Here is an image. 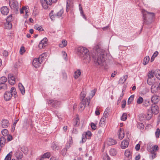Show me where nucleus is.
Returning a JSON list of instances; mask_svg holds the SVG:
<instances>
[{
  "instance_id": "56",
  "label": "nucleus",
  "mask_w": 160,
  "mask_h": 160,
  "mask_svg": "<svg viewBox=\"0 0 160 160\" xmlns=\"http://www.w3.org/2000/svg\"><path fill=\"white\" fill-rule=\"evenodd\" d=\"M155 135L157 138H159L160 135V129L159 128H158L156 129L155 132Z\"/></svg>"
},
{
  "instance_id": "22",
  "label": "nucleus",
  "mask_w": 160,
  "mask_h": 160,
  "mask_svg": "<svg viewBox=\"0 0 160 160\" xmlns=\"http://www.w3.org/2000/svg\"><path fill=\"white\" fill-rule=\"evenodd\" d=\"M50 153L49 152H47L42 155L40 158V160H43V159L49 158L50 157Z\"/></svg>"
},
{
  "instance_id": "21",
  "label": "nucleus",
  "mask_w": 160,
  "mask_h": 160,
  "mask_svg": "<svg viewBox=\"0 0 160 160\" xmlns=\"http://www.w3.org/2000/svg\"><path fill=\"white\" fill-rule=\"evenodd\" d=\"M72 143V138L70 137L69 138V142L66 143L64 148L66 150L68 149L71 147L70 145Z\"/></svg>"
},
{
  "instance_id": "15",
  "label": "nucleus",
  "mask_w": 160,
  "mask_h": 160,
  "mask_svg": "<svg viewBox=\"0 0 160 160\" xmlns=\"http://www.w3.org/2000/svg\"><path fill=\"white\" fill-rule=\"evenodd\" d=\"M9 78V82L11 85H13L15 83V78L11 74H9L8 76Z\"/></svg>"
},
{
  "instance_id": "4",
  "label": "nucleus",
  "mask_w": 160,
  "mask_h": 160,
  "mask_svg": "<svg viewBox=\"0 0 160 160\" xmlns=\"http://www.w3.org/2000/svg\"><path fill=\"white\" fill-rule=\"evenodd\" d=\"M16 88L14 87H12L10 92H6L4 94V98L6 101L10 100L13 95L16 98L17 95Z\"/></svg>"
},
{
  "instance_id": "33",
  "label": "nucleus",
  "mask_w": 160,
  "mask_h": 160,
  "mask_svg": "<svg viewBox=\"0 0 160 160\" xmlns=\"http://www.w3.org/2000/svg\"><path fill=\"white\" fill-rule=\"evenodd\" d=\"M110 154L112 156L116 155L117 153V151L114 148H111L109 151Z\"/></svg>"
},
{
  "instance_id": "51",
  "label": "nucleus",
  "mask_w": 160,
  "mask_h": 160,
  "mask_svg": "<svg viewBox=\"0 0 160 160\" xmlns=\"http://www.w3.org/2000/svg\"><path fill=\"white\" fill-rule=\"evenodd\" d=\"M134 95H132L130 96L128 100V103L129 104L131 103V102L133 100L134 98Z\"/></svg>"
},
{
  "instance_id": "46",
  "label": "nucleus",
  "mask_w": 160,
  "mask_h": 160,
  "mask_svg": "<svg viewBox=\"0 0 160 160\" xmlns=\"http://www.w3.org/2000/svg\"><path fill=\"white\" fill-rule=\"evenodd\" d=\"M127 118V114L126 113H123L121 117V119L122 121H125Z\"/></svg>"
},
{
  "instance_id": "6",
  "label": "nucleus",
  "mask_w": 160,
  "mask_h": 160,
  "mask_svg": "<svg viewBox=\"0 0 160 160\" xmlns=\"http://www.w3.org/2000/svg\"><path fill=\"white\" fill-rule=\"evenodd\" d=\"M9 4L11 8L14 10H18L19 4L18 2L15 0H10Z\"/></svg>"
},
{
  "instance_id": "26",
  "label": "nucleus",
  "mask_w": 160,
  "mask_h": 160,
  "mask_svg": "<svg viewBox=\"0 0 160 160\" xmlns=\"http://www.w3.org/2000/svg\"><path fill=\"white\" fill-rule=\"evenodd\" d=\"M107 143L109 146L113 145L116 143V141L112 139H109L107 141Z\"/></svg>"
},
{
  "instance_id": "13",
  "label": "nucleus",
  "mask_w": 160,
  "mask_h": 160,
  "mask_svg": "<svg viewBox=\"0 0 160 160\" xmlns=\"http://www.w3.org/2000/svg\"><path fill=\"white\" fill-rule=\"evenodd\" d=\"M1 12L3 15H6L9 13V9L7 7L4 6L1 8Z\"/></svg>"
},
{
  "instance_id": "34",
  "label": "nucleus",
  "mask_w": 160,
  "mask_h": 160,
  "mask_svg": "<svg viewBox=\"0 0 160 160\" xmlns=\"http://www.w3.org/2000/svg\"><path fill=\"white\" fill-rule=\"evenodd\" d=\"M149 60L150 58L149 56H146L143 59V64L145 65L147 64L148 63Z\"/></svg>"
},
{
  "instance_id": "40",
  "label": "nucleus",
  "mask_w": 160,
  "mask_h": 160,
  "mask_svg": "<svg viewBox=\"0 0 160 160\" xmlns=\"http://www.w3.org/2000/svg\"><path fill=\"white\" fill-rule=\"evenodd\" d=\"M14 18L12 14H11L7 17L6 20V21L11 22L14 20Z\"/></svg>"
},
{
  "instance_id": "20",
  "label": "nucleus",
  "mask_w": 160,
  "mask_h": 160,
  "mask_svg": "<svg viewBox=\"0 0 160 160\" xmlns=\"http://www.w3.org/2000/svg\"><path fill=\"white\" fill-rule=\"evenodd\" d=\"M6 138L4 137H1L0 138V146L2 147L4 146L6 143Z\"/></svg>"
},
{
  "instance_id": "45",
  "label": "nucleus",
  "mask_w": 160,
  "mask_h": 160,
  "mask_svg": "<svg viewBox=\"0 0 160 160\" xmlns=\"http://www.w3.org/2000/svg\"><path fill=\"white\" fill-rule=\"evenodd\" d=\"M7 81V78L5 77H2L0 78V83L5 84Z\"/></svg>"
},
{
  "instance_id": "54",
  "label": "nucleus",
  "mask_w": 160,
  "mask_h": 160,
  "mask_svg": "<svg viewBox=\"0 0 160 160\" xmlns=\"http://www.w3.org/2000/svg\"><path fill=\"white\" fill-rule=\"evenodd\" d=\"M52 149L55 150L58 149V147L57 144L55 142H53L51 146Z\"/></svg>"
},
{
  "instance_id": "57",
  "label": "nucleus",
  "mask_w": 160,
  "mask_h": 160,
  "mask_svg": "<svg viewBox=\"0 0 160 160\" xmlns=\"http://www.w3.org/2000/svg\"><path fill=\"white\" fill-rule=\"evenodd\" d=\"M151 155H150V157L152 159H153L156 157L157 153L156 152L151 151Z\"/></svg>"
},
{
  "instance_id": "62",
  "label": "nucleus",
  "mask_w": 160,
  "mask_h": 160,
  "mask_svg": "<svg viewBox=\"0 0 160 160\" xmlns=\"http://www.w3.org/2000/svg\"><path fill=\"white\" fill-rule=\"evenodd\" d=\"M6 137H7V140L8 142H9L11 141L12 139V136L11 135H8V136H7Z\"/></svg>"
},
{
  "instance_id": "2",
  "label": "nucleus",
  "mask_w": 160,
  "mask_h": 160,
  "mask_svg": "<svg viewBox=\"0 0 160 160\" xmlns=\"http://www.w3.org/2000/svg\"><path fill=\"white\" fill-rule=\"evenodd\" d=\"M143 20V24H149L152 21L153 18L155 16L154 13L149 12L144 9L142 10Z\"/></svg>"
},
{
  "instance_id": "3",
  "label": "nucleus",
  "mask_w": 160,
  "mask_h": 160,
  "mask_svg": "<svg viewBox=\"0 0 160 160\" xmlns=\"http://www.w3.org/2000/svg\"><path fill=\"white\" fill-rule=\"evenodd\" d=\"M105 56L106 55L103 52L100 51L98 52L97 55L95 57L93 56L92 58L94 59L95 62H97L98 65L102 66L105 62Z\"/></svg>"
},
{
  "instance_id": "11",
  "label": "nucleus",
  "mask_w": 160,
  "mask_h": 160,
  "mask_svg": "<svg viewBox=\"0 0 160 160\" xmlns=\"http://www.w3.org/2000/svg\"><path fill=\"white\" fill-rule=\"evenodd\" d=\"M1 125L2 128H6L9 125V123L8 120L4 119L1 121Z\"/></svg>"
},
{
  "instance_id": "44",
  "label": "nucleus",
  "mask_w": 160,
  "mask_h": 160,
  "mask_svg": "<svg viewBox=\"0 0 160 160\" xmlns=\"http://www.w3.org/2000/svg\"><path fill=\"white\" fill-rule=\"evenodd\" d=\"M7 89V85L4 83H0V90L4 89L6 90Z\"/></svg>"
},
{
  "instance_id": "5",
  "label": "nucleus",
  "mask_w": 160,
  "mask_h": 160,
  "mask_svg": "<svg viewBox=\"0 0 160 160\" xmlns=\"http://www.w3.org/2000/svg\"><path fill=\"white\" fill-rule=\"evenodd\" d=\"M42 7L45 9L48 8V5H51L52 2H55L57 0H40Z\"/></svg>"
},
{
  "instance_id": "59",
  "label": "nucleus",
  "mask_w": 160,
  "mask_h": 160,
  "mask_svg": "<svg viewBox=\"0 0 160 160\" xmlns=\"http://www.w3.org/2000/svg\"><path fill=\"white\" fill-rule=\"evenodd\" d=\"M151 78H148L147 81V83L148 85H152L153 83V82Z\"/></svg>"
},
{
  "instance_id": "63",
  "label": "nucleus",
  "mask_w": 160,
  "mask_h": 160,
  "mask_svg": "<svg viewBox=\"0 0 160 160\" xmlns=\"http://www.w3.org/2000/svg\"><path fill=\"white\" fill-rule=\"evenodd\" d=\"M91 126L93 130H95L97 128L96 125L93 122H92L91 123Z\"/></svg>"
},
{
  "instance_id": "10",
  "label": "nucleus",
  "mask_w": 160,
  "mask_h": 160,
  "mask_svg": "<svg viewBox=\"0 0 160 160\" xmlns=\"http://www.w3.org/2000/svg\"><path fill=\"white\" fill-rule=\"evenodd\" d=\"M47 39L45 38L39 42L38 45V47L40 49H42L44 48L47 44Z\"/></svg>"
},
{
  "instance_id": "29",
  "label": "nucleus",
  "mask_w": 160,
  "mask_h": 160,
  "mask_svg": "<svg viewBox=\"0 0 160 160\" xmlns=\"http://www.w3.org/2000/svg\"><path fill=\"white\" fill-rule=\"evenodd\" d=\"M67 44V41L65 40H63L62 41L61 43L59 44V46L60 47L63 48L66 46Z\"/></svg>"
},
{
  "instance_id": "38",
  "label": "nucleus",
  "mask_w": 160,
  "mask_h": 160,
  "mask_svg": "<svg viewBox=\"0 0 160 160\" xmlns=\"http://www.w3.org/2000/svg\"><path fill=\"white\" fill-rule=\"evenodd\" d=\"M152 113L150 111H148L146 115V118L147 120H150L152 117Z\"/></svg>"
},
{
  "instance_id": "47",
  "label": "nucleus",
  "mask_w": 160,
  "mask_h": 160,
  "mask_svg": "<svg viewBox=\"0 0 160 160\" xmlns=\"http://www.w3.org/2000/svg\"><path fill=\"white\" fill-rule=\"evenodd\" d=\"M53 11H52L51 12L49 13V16L50 17L52 21L55 20V17H57L56 14L53 15Z\"/></svg>"
},
{
  "instance_id": "43",
  "label": "nucleus",
  "mask_w": 160,
  "mask_h": 160,
  "mask_svg": "<svg viewBox=\"0 0 160 160\" xmlns=\"http://www.w3.org/2000/svg\"><path fill=\"white\" fill-rule=\"evenodd\" d=\"M137 127L139 129L142 130L144 128V126L142 123L138 122L137 123Z\"/></svg>"
},
{
  "instance_id": "50",
  "label": "nucleus",
  "mask_w": 160,
  "mask_h": 160,
  "mask_svg": "<svg viewBox=\"0 0 160 160\" xmlns=\"http://www.w3.org/2000/svg\"><path fill=\"white\" fill-rule=\"evenodd\" d=\"M154 75V71H151L149 72L148 75V77L149 78H152Z\"/></svg>"
},
{
  "instance_id": "18",
  "label": "nucleus",
  "mask_w": 160,
  "mask_h": 160,
  "mask_svg": "<svg viewBox=\"0 0 160 160\" xmlns=\"http://www.w3.org/2000/svg\"><path fill=\"white\" fill-rule=\"evenodd\" d=\"M71 0H66V8L67 12H68L70 8L72 6V3L71 2Z\"/></svg>"
},
{
  "instance_id": "49",
  "label": "nucleus",
  "mask_w": 160,
  "mask_h": 160,
  "mask_svg": "<svg viewBox=\"0 0 160 160\" xmlns=\"http://www.w3.org/2000/svg\"><path fill=\"white\" fill-rule=\"evenodd\" d=\"M109 109L107 108H106L104 112L103 117L107 118L108 117V115H109Z\"/></svg>"
},
{
  "instance_id": "37",
  "label": "nucleus",
  "mask_w": 160,
  "mask_h": 160,
  "mask_svg": "<svg viewBox=\"0 0 160 160\" xmlns=\"http://www.w3.org/2000/svg\"><path fill=\"white\" fill-rule=\"evenodd\" d=\"M125 155L128 158H131V155L130 150H126L125 152Z\"/></svg>"
},
{
  "instance_id": "32",
  "label": "nucleus",
  "mask_w": 160,
  "mask_h": 160,
  "mask_svg": "<svg viewBox=\"0 0 160 160\" xmlns=\"http://www.w3.org/2000/svg\"><path fill=\"white\" fill-rule=\"evenodd\" d=\"M154 75L158 79L160 80V70L157 69L155 70Z\"/></svg>"
},
{
  "instance_id": "42",
  "label": "nucleus",
  "mask_w": 160,
  "mask_h": 160,
  "mask_svg": "<svg viewBox=\"0 0 160 160\" xmlns=\"http://www.w3.org/2000/svg\"><path fill=\"white\" fill-rule=\"evenodd\" d=\"M86 95V93L85 91L84 90H83L81 92L80 94V97L81 99H82V100H84V99L85 98Z\"/></svg>"
},
{
  "instance_id": "16",
  "label": "nucleus",
  "mask_w": 160,
  "mask_h": 160,
  "mask_svg": "<svg viewBox=\"0 0 160 160\" xmlns=\"http://www.w3.org/2000/svg\"><path fill=\"white\" fill-rule=\"evenodd\" d=\"M129 143L127 140H123L121 143V147L122 148L124 149L128 147Z\"/></svg>"
},
{
  "instance_id": "19",
  "label": "nucleus",
  "mask_w": 160,
  "mask_h": 160,
  "mask_svg": "<svg viewBox=\"0 0 160 160\" xmlns=\"http://www.w3.org/2000/svg\"><path fill=\"white\" fill-rule=\"evenodd\" d=\"M15 155L17 159L22 160V158L23 157V154L20 152L19 151H17L15 153Z\"/></svg>"
},
{
  "instance_id": "64",
  "label": "nucleus",
  "mask_w": 160,
  "mask_h": 160,
  "mask_svg": "<svg viewBox=\"0 0 160 160\" xmlns=\"http://www.w3.org/2000/svg\"><path fill=\"white\" fill-rule=\"evenodd\" d=\"M86 136H87H87H88V137H90L92 135V133L90 131H88L87 132H86L84 134Z\"/></svg>"
},
{
  "instance_id": "58",
  "label": "nucleus",
  "mask_w": 160,
  "mask_h": 160,
  "mask_svg": "<svg viewBox=\"0 0 160 160\" xmlns=\"http://www.w3.org/2000/svg\"><path fill=\"white\" fill-rule=\"evenodd\" d=\"M25 51V48L24 47H21L20 50V53L21 54H22Z\"/></svg>"
},
{
  "instance_id": "35",
  "label": "nucleus",
  "mask_w": 160,
  "mask_h": 160,
  "mask_svg": "<svg viewBox=\"0 0 160 160\" xmlns=\"http://www.w3.org/2000/svg\"><path fill=\"white\" fill-rule=\"evenodd\" d=\"M106 118L102 117L100 120V122L99 123V125L100 126L102 127L103 125L105 124V121L106 119Z\"/></svg>"
},
{
  "instance_id": "17",
  "label": "nucleus",
  "mask_w": 160,
  "mask_h": 160,
  "mask_svg": "<svg viewBox=\"0 0 160 160\" xmlns=\"http://www.w3.org/2000/svg\"><path fill=\"white\" fill-rule=\"evenodd\" d=\"M118 138L120 140L122 139L124 136V133L123 130L120 128L118 132Z\"/></svg>"
},
{
  "instance_id": "14",
  "label": "nucleus",
  "mask_w": 160,
  "mask_h": 160,
  "mask_svg": "<svg viewBox=\"0 0 160 160\" xmlns=\"http://www.w3.org/2000/svg\"><path fill=\"white\" fill-rule=\"evenodd\" d=\"M41 63V62L38 58H34L33 60L32 63L33 65L36 68L38 67Z\"/></svg>"
},
{
  "instance_id": "60",
  "label": "nucleus",
  "mask_w": 160,
  "mask_h": 160,
  "mask_svg": "<svg viewBox=\"0 0 160 160\" xmlns=\"http://www.w3.org/2000/svg\"><path fill=\"white\" fill-rule=\"evenodd\" d=\"M67 150L65 148L63 149L61 152V153L62 155L64 156L66 155Z\"/></svg>"
},
{
  "instance_id": "12",
  "label": "nucleus",
  "mask_w": 160,
  "mask_h": 160,
  "mask_svg": "<svg viewBox=\"0 0 160 160\" xmlns=\"http://www.w3.org/2000/svg\"><path fill=\"white\" fill-rule=\"evenodd\" d=\"M151 102L154 104H155L158 103L160 99L159 97L157 95L154 94L151 97Z\"/></svg>"
},
{
  "instance_id": "55",
  "label": "nucleus",
  "mask_w": 160,
  "mask_h": 160,
  "mask_svg": "<svg viewBox=\"0 0 160 160\" xmlns=\"http://www.w3.org/2000/svg\"><path fill=\"white\" fill-rule=\"evenodd\" d=\"M158 145H154L152 147V150H151L152 152H155L156 151H158Z\"/></svg>"
},
{
  "instance_id": "24",
  "label": "nucleus",
  "mask_w": 160,
  "mask_h": 160,
  "mask_svg": "<svg viewBox=\"0 0 160 160\" xmlns=\"http://www.w3.org/2000/svg\"><path fill=\"white\" fill-rule=\"evenodd\" d=\"M18 86L21 93L22 94H24L25 93V90L24 86L21 83H19Z\"/></svg>"
},
{
  "instance_id": "52",
  "label": "nucleus",
  "mask_w": 160,
  "mask_h": 160,
  "mask_svg": "<svg viewBox=\"0 0 160 160\" xmlns=\"http://www.w3.org/2000/svg\"><path fill=\"white\" fill-rule=\"evenodd\" d=\"M143 101V98L141 97H140L137 99V103L138 104H141Z\"/></svg>"
},
{
  "instance_id": "30",
  "label": "nucleus",
  "mask_w": 160,
  "mask_h": 160,
  "mask_svg": "<svg viewBox=\"0 0 160 160\" xmlns=\"http://www.w3.org/2000/svg\"><path fill=\"white\" fill-rule=\"evenodd\" d=\"M5 28L8 29H9L12 28V24L10 22L6 21V22L5 24Z\"/></svg>"
},
{
  "instance_id": "9",
  "label": "nucleus",
  "mask_w": 160,
  "mask_h": 160,
  "mask_svg": "<svg viewBox=\"0 0 160 160\" xmlns=\"http://www.w3.org/2000/svg\"><path fill=\"white\" fill-rule=\"evenodd\" d=\"M152 112L154 114H157L159 112V108L155 104H152L151 107Z\"/></svg>"
},
{
  "instance_id": "48",
  "label": "nucleus",
  "mask_w": 160,
  "mask_h": 160,
  "mask_svg": "<svg viewBox=\"0 0 160 160\" xmlns=\"http://www.w3.org/2000/svg\"><path fill=\"white\" fill-rule=\"evenodd\" d=\"M150 104V102L148 100H145L143 102V105L145 107H148Z\"/></svg>"
},
{
  "instance_id": "1",
  "label": "nucleus",
  "mask_w": 160,
  "mask_h": 160,
  "mask_svg": "<svg viewBox=\"0 0 160 160\" xmlns=\"http://www.w3.org/2000/svg\"><path fill=\"white\" fill-rule=\"evenodd\" d=\"M77 53L80 58L84 60L86 62H89L91 60V57L88 50L85 47H79L77 48Z\"/></svg>"
},
{
  "instance_id": "41",
  "label": "nucleus",
  "mask_w": 160,
  "mask_h": 160,
  "mask_svg": "<svg viewBox=\"0 0 160 160\" xmlns=\"http://www.w3.org/2000/svg\"><path fill=\"white\" fill-rule=\"evenodd\" d=\"M1 132L3 136L2 137H6L8 135V130L6 129H4L3 130H2L1 131Z\"/></svg>"
},
{
  "instance_id": "23",
  "label": "nucleus",
  "mask_w": 160,
  "mask_h": 160,
  "mask_svg": "<svg viewBox=\"0 0 160 160\" xmlns=\"http://www.w3.org/2000/svg\"><path fill=\"white\" fill-rule=\"evenodd\" d=\"M47 57V54L46 53H43L38 58L39 59L40 62L42 63L43 61H44Z\"/></svg>"
},
{
  "instance_id": "31",
  "label": "nucleus",
  "mask_w": 160,
  "mask_h": 160,
  "mask_svg": "<svg viewBox=\"0 0 160 160\" xmlns=\"http://www.w3.org/2000/svg\"><path fill=\"white\" fill-rule=\"evenodd\" d=\"M79 117L78 116H77L76 118L74 120L73 123V125L74 126H77L79 124Z\"/></svg>"
},
{
  "instance_id": "39",
  "label": "nucleus",
  "mask_w": 160,
  "mask_h": 160,
  "mask_svg": "<svg viewBox=\"0 0 160 160\" xmlns=\"http://www.w3.org/2000/svg\"><path fill=\"white\" fill-rule=\"evenodd\" d=\"M27 7L23 6L22 8L20 9V12L21 14L23 13L24 12V11H25L26 12V15H27V13L28 12L27 10Z\"/></svg>"
},
{
  "instance_id": "28",
  "label": "nucleus",
  "mask_w": 160,
  "mask_h": 160,
  "mask_svg": "<svg viewBox=\"0 0 160 160\" xmlns=\"http://www.w3.org/2000/svg\"><path fill=\"white\" fill-rule=\"evenodd\" d=\"M81 74L80 70H78L74 72V77L75 79L78 78Z\"/></svg>"
},
{
  "instance_id": "53",
  "label": "nucleus",
  "mask_w": 160,
  "mask_h": 160,
  "mask_svg": "<svg viewBox=\"0 0 160 160\" xmlns=\"http://www.w3.org/2000/svg\"><path fill=\"white\" fill-rule=\"evenodd\" d=\"M63 13V9H61L57 13L56 15L57 17L58 18L61 17L62 14Z\"/></svg>"
},
{
  "instance_id": "25",
  "label": "nucleus",
  "mask_w": 160,
  "mask_h": 160,
  "mask_svg": "<svg viewBox=\"0 0 160 160\" xmlns=\"http://www.w3.org/2000/svg\"><path fill=\"white\" fill-rule=\"evenodd\" d=\"M158 86H156L154 84L152 85L151 89V92L153 94L156 93L158 91Z\"/></svg>"
},
{
  "instance_id": "61",
  "label": "nucleus",
  "mask_w": 160,
  "mask_h": 160,
  "mask_svg": "<svg viewBox=\"0 0 160 160\" xmlns=\"http://www.w3.org/2000/svg\"><path fill=\"white\" fill-rule=\"evenodd\" d=\"M11 156L9 153L6 156L4 160H11Z\"/></svg>"
},
{
  "instance_id": "8",
  "label": "nucleus",
  "mask_w": 160,
  "mask_h": 160,
  "mask_svg": "<svg viewBox=\"0 0 160 160\" xmlns=\"http://www.w3.org/2000/svg\"><path fill=\"white\" fill-rule=\"evenodd\" d=\"M48 102V104H50L52 107L55 108L58 107L61 104L60 102L54 100H50Z\"/></svg>"
},
{
  "instance_id": "27",
  "label": "nucleus",
  "mask_w": 160,
  "mask_h": 160,
  "mask_svg": "<svg viewBox=\"0 0 160 160\" xmlns=\"http://www.w3.org/2000/svg\"><path fill=\"white\" fill-rule=\"evenodd\" d=\"M128 78V75L124 76L123 77L121 78L119 80V83L123 84L126 81Z\"/></svg>"
},
{
  "instance_id": "7",
  "label": "nucleus",
  "mask_w": 160,
  "mask_h": 160,
  "mask_svg": "<svg viewBox=\"0 0 160 160\" xmlns=\"http://www.w3.org/2000/svg\"><path fill=\"white\" fill-rule=\"evenodd\" d=\"M90 102V99H88L87 98H86L84 100H82L79 104L80 108L81 110H83L84 109L87 103H88V105H89Z\"/></svg>"
},
{
  "instance_id": "36",
  "label": "nucleus",
  "mask_w": 160,
  "mask_h": 160,
  "mask_svg": "<svg viewBox=\"0 0 160 160\" xmlns=\"http://www.w3.org/2000/svg\"><path fill=\"white\" fill-rule=\"evenodd\" d=\"M34 28L35 29L38 30L39 31H42L44 30L41 26H39L38 24L35 25L34 26Z\"/></svg>"
}]
</instances>
